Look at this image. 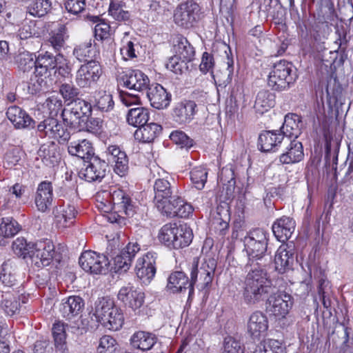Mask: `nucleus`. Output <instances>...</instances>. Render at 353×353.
<instances>
[{"mask_svg":"<svg viewBox=\"0 0 353 353\" xmlns=\"http://www.w3.org/2000/svg\"><path fill=\"white\" fill-rule=\"evenodd\" d=\"M274 288L267 272L261 268H254L248 272L244 281V301L250 305L258 303L272 293Z\"/></svg>","mask_w":353,"mask_h":353,"instance_id":"1","label":"nucleus"},{"mask_svg":"<svg viewBox=\"0 0 353 353\" xmlns=\"http://www.w3.org/2000/svg\"><path fill=\"white\" fill-rule=\"evenodd\" d=\"M158 239L168 248L179 250L188 247L191 243L193 232L187 224L168 223L159 230Z\"/></svg>","mask_w":353,"mask_h":353,"instance_id":"2","label":"nucleus"},{"mask_svg":"<svg viewBox=\"0 0 353 353\" xmlns=\"http://www.w3.org/2000/svg\"><path fill=\"white\" fill-rule=\"evenodd\" d=\"M337 15L332 0H324L320 3L315 16V22L310 31V35L316 41H321L332 32V26L337 25Z\"/></svg>","mask_w":353,"mask_h":353,"instance_id":"3","label":"nucleus"},{"mask_svg":"<svg viewBox=\"0 0 353 353\" xmlns=\"http://www.w3.org/2000/svg\"><path fill=\"white\" fill-rule=\"evenodd\" d=\"M296 79L292 63L285 60L276 63L269 74L268 84L276 91H283L290 88Z\"/></svg>","mask_w":353,"mask_h":353,"instance_id":"4","label":"nucleus"},{"mask_svg":"<svg viewBox=\"0 0 353 353\" xmlns=\"http://www.w3.org/2000/svg\"><path fill=\"white\" fill-rule=\"evenodd\" d=\"M294 304L292 295L285 291L272 292L266 302V310L277 320L286 318Z\"/></svg>","mask_w":353,"mask_h":353,"instance_id":"5","label":"nucleus"},{"mask_svg":"<svg viewBox=\"0 0 353 353\" xmlns=\"http://www.w3.org/2000/svg\"><path fill=\"white\" fill-rule=\"evenodd\" d=\"M243 243L250 261L260 259L267 250L268 234L262 229H254L244 237Z\"/></svg>","mask_w":353,"mask_h":353,"instance_id":"6","label":"nucleus"},{"mask_svg":"<svg viewBox=\"0 0 353 353\" xmlns=\"http://www.w3.org/2000/svg\"><path fill=\"white\" fill-rule=\"evenodd\" d=\"M102 72L99 63L95 60H90L81 65L77 70L75 82L81 88H90L99 81Z\"/></svg>","mask_w":353,"mask_h":353,"instance_id":"7","label":"nucleus"},{"mask_svg":"<svg viewBox=\"0 0 353 353\" xmlns=\"http://www.w3.org/2000/svg\"><path fill=\"white\" fill-rule=\"evenodd\" d=\"M54 245L49 239L32 243L30 259L32 263L40 268L49 265L55 256Z\"/></svg>","mask_w":353,"mask_h":353,"instance_id":"8","label":"nucleus"},{"mask_svg":"<svg viewBox=\"0 0 353 353\" xmlns=\"http://www.w3.org/2000/svg\"><path fill=\"white\" fill-rule=\"evenodd\" d=\"M199 6L188 1L181 3L176 9L174 20L176 24L185 28L192 27L199 18Z\"/></svg>","mask_w":353,"mask_h":353,"instance_id":"9","label":"nucleus"},{"mask_svg":"<svg viewBox=\"0 0 353 353\" xmlns=\"http://www.w3.org/2000/svg\"><path fill=\"white\" fill-rule=\"evenodd\" d=\"M216 267L213 258H203L201 263L194 261L190 273L192 282L194 284L199 280L202 286H208L212 281Z\"/></svg>","mask_w":353,"mask_h":353,"instance_id":"10","label":"nucleus"},{"mask_svg":"<svg viewBox=\"0 0 353 353\" xmlns=\"http://www.w3.org/2000/svg\"><path fill=\"white\" fill-rule=\"evenodd\" d=\"M79 263L81 268L92 274H101L108 264L106 256L93 251H85L79 257Z\"/></svg>","mask_w":353,"mask_h":353,"instance_id":"11","label":"nucleus"},{"mask_svg":"<svg viewBox=\"0 0 353 353\" xmlns=\"http://www.w3.org/2000/svg\"><path fill=\"white\" fill-rule=\"evenodd\" d=\"M107 197L110 198L114 212L117 216L122 215L132 216L134 214V205L128 194L121 189H111L110 192H105Z\"/></svg>","mask_w":353,"mask_h":353,"instance_id":"12","label":"nucleus"},{"mask_svg":"<svg viewBox=\"0 0 353 353\" xmlns=\"http://www.w3.org/2000/svg\"><path fill=\"white\" fill-rule=\"evenodd\" d=\"M156 254L148 252L137 260L135 272L137 277L144 285L149 284L156 274Z\"/></svg>","mask_w":353,"mask_h":353,"instance_id":"13","label":"nucleus"},{"mask_svg":"<svg viewBox=\"0 0 353 353\" xmlns=\"http://www.w3.org/2000/svg\"><path fill=\"white\" fill-rule=\"evenodd\" d=\"M37 129L39 132H43L46 137L57 139L59 143L68 141L70 132L65 128L57 119L50 117L41 122Z\"/></svg>","mask_w":353,"mask_h":353,"instance_id":"14","label":"nucleus"},{"mask_svg":"<svg viewBox=\"0 0 353 353\" xmlns=\"http://www.w3.org/2000/svg\"><path fill=\"white\" fill-rule=\"evenodd\" d=\"M117 298L133 311L137 312L138 310L139 312V309L144 303L145 295L141 290L129 283L121 288Z\"/></svg>","mask_w":353,"mask_h":353,"instance_id":"15","label":"nucleus"},{"mask_svg":"<svg viewBox=\"0 0 353 353\" xmlns=\"http://www.w3.org/2000/svg\"><path fill=\"white\" fill-rule=\"evenodd\" d=\"M294 253V245L292 242L281 245L274 256L276 270L283 274L291 270L295 261Z\"/></svg>","mask_w":353,"mask_h":353,"instance_id":"16","label":"nucleus"},{"mask_svg":"<svg viewBox=\"0 0 353 353\" xmlns=\"http://www.w3.org/2000/svg\"><path fill=\"white\" fill-rule=\"evenodd\" d=\"M85 168L80 172V176L88 182L101 181L105 175L108 164L98 157H92L85 161Z\"/></svg>","mask_w":353,"mask_h":353,"instance_id":"17","label":"nucleus"},{"mask_svg":"<svg viewBox=\"0 0 353 353\" xmlns=\"http://www.w3.org/2000/svg\"><path fill=\"white\" fill-rule=\"evenodd\" d=\"M105 154L107 161L114 164V170L118 175L123 176L128 173V158L125 152L122 150L119 146L108 145L105 150Z\"/></svg>","mask_w":353,"mask_h":353,"instance_id":"18","label":"nucleus"},{"mask_svg":"<svg viewBox=\"0 0 353 353\" xmlns=\"http://www.w3.org/2000/svg\"><path fill=\"white\" fill-rule=\"evenodd\" d=\"M269 327L268 319L265 314L260 311L250 314L247 322V331L253 339L259 340L264 336Z\"/></svg>","mask_w":353,"mask_h":353,"instance_id":"19","label":"nucleus"},{"mask_svg":"<svg viewBox=\"0 0 353 353\" xmlns=\"http://www.w3.org/2000/svg\"><path fill=\"white\" fill-rule=\"evenodd\" d=\"M170 180L173 181L168 173H164V176H162L159 174V176L155 179L153 188L154 202L156 207L163 208V202L171 198L174 188Z\"/></svg>","mask_w":353,"mask_h":353,"instance_id":"20","label":"nucleus"},{"mask_svg":"<svg viewBox=\"0 0 353 353\" xmlns=\"http://www.w3.org/2000/svg\"><path fill=\"white\" fill-rule=\"evenodd\" d=\"M140 250V245L137 242H130L119 254L114 256L109 254L114 261V268L117 271L126 272L129 270L132 259Z\"/></svg>","mask_w":353,"mask_h":353,"instance_id":"21","label":"nucleus"},{"mask_svg":"<svg viewBox=\"0 0 353 353\" xmlns=\"http://www.w3.org/2000/svg\"><path fill=\"white\" fill-rule=\"evenodd\" d=\"M6 117L16 129H30L34 127L35 122L33 119L19 106H9Z\"/></svg>","mask_w":353,"mask_h":353,"instance_id":"22","label":"nucleus"},{"mask_svg":"<svg viewBox=\"0 0 353 353\" xmlns=\"http://www.w3.org/2000/svg\"><path fill=\"white\" fill-rule=\"evenodd\" d=\"M121 79L124 87L138 92L146 90L150 86L149 78L139 70L126 72Z\"/></svg>","mask_w":353,"mask_h":353,"instance_id":"23","label":"nucleus"},{"mask_svg":"<svg viewBox=\"0 0 353 353\" xmlns=\"http://www.w3.org/2000/svg\"><path fill=\"white\" fill-rule=\"evenodd\" d=\"M147 97L150 105L159 110L166 108L171 101V94L159 83L150 85L147 89Z\"/></svg>","mask_w":353,"mask_h":353,"instance_id":"24","label":"nucleus"},{"mask_svg":"<svg viewBox=\"0 0 353 353\" xmlns=\"http://www.w3.org/2000/svg\"><path fill=\"white\" fill-rule=\"evenodd\" d=\"M295 227L296 223L292 218L283 216L273 223L272 230L278 241L285 242L292 236Z\"/></svg>","mask_w":353,"mask_h":353,"instance_id":"25","label":"nucleus"},{"mask_svg":"<svg viewBox=\"0 0 353 353\" xmlns=\"http://www.w3.org/2000/svg\"><path fill=\"white\" fill-rule=\"evenodd\" d=\"M53 201L52 185L49 181H43L37 187L34 203L39 211L45 212L50 209Z\"/></svg>","mask_w":353,"mask_h":353,"instance_id":"26","label":"nucleus"},{"mask_svg":"<svg viewBox=\"0 0 353 353\" xmlns=\"http://www.w3.org/2000/svg\"><path fill=\"white\" fill-rule=\"evenodd\" d=\"M302 126L303 122L300 116L296 114H288L281 128V134L285 139V142H288L291 139L296 140L301 134Z\"/></svg>","mask_w":353,"mask_h":353,"instance_id":"27","label":"nucleus"},{"mask_svg":"<svg viewBox=\"0 0 353 353\" xmlns=\"http://www.w3.org/2000/svg\"><path fill=\"white\" fill-rule=\"evenodd\" d=\"M194 283L189 281L188 277L184 272L176 271L172 273L168 279L167 289L172 293L182 292L189 290V296L194 292Z\"/></svg>","mask_w":353,"mask_h":353,"instance_id":"28","label":"nucleus"},{"mask_svg":"<svg viewBox=\"0 0 353 353\" xmlns=\"http://www.w3.org/2000/svg\"><path fill=\"white\" fill-rule=\"evenodd\" d=\"M288 143L285 152L279 157V162L282 164H293L303 159L304 153L301 142L295 139H290Z\"/></svg>","mask_w":353,"mask_h":353,"instance_id":"29","label":"nucleus"},{"mask_svg":"<svg viewBox=\"0 0 353 353\" xmlns=\"http://www.w3.org/2000/svg\"><path fill=\"white\" fill-rule=\"evenodd\" d=\"M77 213L75 207L69 203L59 204L53 210L55 222L59 228H67L72 225Z\"/></svg>","mask_w":353,"mask_h":353,"instance_id":"30","label":"nucleus"},{"mask_svg":"<svg viewBox=\"0 0 353 353\" xmlns=\"http://www.w3.org/2000/svg\"><path fill=\"white\" fill-rule=\"evenodd\" d=\"M84 307V301L79 296H70L63 299L59 311L63 317L70 319L78 316Z\"/></svg>","mask_w":353,"mask_h":353,"instance_id":"31","label":"nucleus"},{"mask_svg":"<svg viewBox=\"0 0 353 353\" xmlns=\"http://www.w3.org/2000/svg\"><path fill=\"white\" fill-rule=\"evenodd\" d=\"M225 48L224 52L226 54L227 61L225 63V68L223 71L216 70L215 72H212V77L216 83H218L219 85L227 86L232 82L233 73H234V61L232 58H230L227 53V50L230 51L229 46L223 45Z\"/></svg>","mask_w":353,"mask_h":353,"instance_id":"32","label":"nucleus"},{"mask_svg":"<svg viewBox=\"0 0 353 353\" xmlns=\"http://www.w3.org/2000/svg\"><path fill=\"white\" fill-rule=\"evenodd\" d=\"M68 38V28L65 25L59 23L57 27L49 33L47 41L55 52H59L65 48Z\"/></svg>","mask_w":353,"mask_h":353,"instance_id":"33","label":"nucleus"},{"mask_svg":"<svg viewBox=\"0 0 353 353\" xmlns=\"http://www.w3.org/2000/svg\"><path fill=\"white\" fill-rule=\"evenodd\" d=\"M68 153L80 159L89 160L94 157V149L92 143L87 139L73 141L68 143Z\"/></svg>","mask_w":353,"mask_h":353,"instance_id":"34","label":"nucleus"},{"mask_svg":"<svg viewBox=\"0 0 353 353\" xmlns=\"http://www.w3.org/2000/svg\"><path fill=\"white\" fill-rule=\"evenodd\" d=\"M157 338L153 333L138 331L133 334L130 339L132 346L141 351H148L156 344Z\"/></svg>","mask_w":353,"mask_h":353,"instance_id":"35","label":"nucleus"},{"mask_svg":"<svg viewBox=\"0 0 353 353\" xmlns=\"http://www.w3.org/2000/svg\"><path fill=\"white\" fill-rule=\"evenodd\" d=\"M285 139L283 135L276 131H265L259 137V145L263 152L274 151Z\"/></svg>","mask_w":353,"mask_h":353,"instance_id":"36","label":"nucleus"},{"mask_svg":"<svg viewBox=\"0 0 353 353\" xmlns=\"http://www.w3.org/2000/svg\"><path fill=\"white\" fill-rule=\"evenodd\" d=\"M139 43L137 38L124 32L121 41L120 52L124 60H129L137 57Z\"/></svg>","mask_w":353,"mask_h":353,"instance_id":"37","label":"nucleus"},{"mask_svg":"<svg viewBox=\"0 0 353 353\" xmlns=\"http://www.w3.org/2000/svg\"><path fill=\"white\" fill-rule=\"evenodd\" d=\"M56 60L48 52L39 54L36 59L34 73L37 76L46 78L50 75V71L56 68Z\"/></svg>","mask_w":353,"mask_h":353,"instance_id":"38","label":"nucleus"},{"mask_svg":"<svg viewBox=\"0 0 353 353\" xmlns=\"http://www.w3.org/2000/svg\"><path fill=\"white\" fill-rule=\"evenodd\" d=\"M196 103L192 101L178 103L173 110V117L179 123H185L193 119Z\"/></svg>","mask_w":353,"mask_h":353,"instance_id":"39","label":"nucleus"},{"mask_svg":"<svg viewBox=\"0 0 353 353\" xmlns=\"http://www.w3.org/2000/svg\"><path fill=\"white\" fill-rule=\"evenodd\" d=\"M161 130V126L157 123H145L136 130L134 134V138L143 143H150L157 137Z\"/></svg>","mask_w":353,"mask_h":353,"instance_id":"40","label":"nucleus"},{"mask_svg":"<svg viewBox=\"0 0 353 353\" xmlns=\"http://www.w3.org/2000/svg\"><path fill=\"white\" fill-rule=\"evenodd\" d=\"M97 53L96 48L92 45L91 40L75 46L72 52L79 61L85 63L94 60Z\"/></svg>","mask_w":353,"mask_h":353,"instance_id":"41","label":"nucleus"},{"mask_svg":"<svg viewBox=\"0 0 353 353\" xmlns=\"http://www.w3.org/2000/svg\"><path fill=\"white\" fill-rule=\"evenodd\" d=\"M339 143L336 140L325 136V166L336 169Z\"/></svg>","mask_w":353,"mask_h":353,"instance_id":"42","label":"nucleus"},{"mask_svg":"<svg viewBox=\"0 0 353 353\" xmlns=\"http://www.w3.org/2000/svg\"><path fill=\"white\" fill-rule=\"evenodd\" d=\"M174 51L183 61H190L194 56V50L186 38L178 37L174 41Z\"/></svg>","mask_w":353,"mask_h":353,"instance_id":"43","label":"nucleus"},{"mask_svg":"<svg viewBox=\"0 0 353 353\" xmlns=\"http://www.w3.org/2000/svg\"><path fill=\"white\" fill-rule=\"evenodd\" d=\"M17 266L14 261L7 260L0 268V281L6 286H12L17 282Z\"/></svg>","mask_w":353,"mask_h":353,"instance_id":"44","label":"nucleus"},{"mask_svg":"<svg viewBox=\"0 0 353 353\" xmlns=\"http://www.w3.org/2000/svg\"><path fill=\"white\" fill-rule=\"evenodd\" d=\"M68 325L60 321L54 323L52 329L56 349L61 353L67 350L66 345V330Z\"/></svg>","mask_w":353,"mask_h":353,"instance_id":"45","label":"nucleus"},{"mask_svg":"<svg viewBox=\"0 0 353 353\" xmlns=\"http://www.w3.org/2000/svg\"><path fill=\"white\" fill-rule=\"evenodd\" d=\"M275 96L268 90H261L258 92L254 108L259 113L263 114L274 107Z\"/></svg>","mask_w":353,"mask_h":353,"instance_id":"46","label":"nucleus"},{"mask_svg":"<svg viewBox=\"0 0 353 353\" xmlns=\"http://www.w3.org/2000/svg\"><path fill=\"white\" fill-rule=\"evenodd\" d=\"M94 98V107H96L101 112H108L114 109V102L112 95L109 92L103 90L96 91Z\"/></svg>","mask_w":353,"mask_h":353,"instance_id":"47","label":"nucleus"},{"mask_svg":"<svg viewBox=\"0 0 353 353\" xmlns=\"http://www.w3.org/2000/svg\"><path fill=\"white\" fill-rule=\"evenodd\" d=\"M116 307L112 300L102 298L96 303L93 316L96 321L102 325L112 312V309H114Z\"/></svg>","mask_w":353,"mask_h":353,"instance_id":"48","label":"nucleus"},{"mask_svg":"<svg viewBox=\"0 0 353 353\" xmlns=\"http://www.w3.org/2000/svg\"><path fill=\"white\" fill-rule=\"evenodd\" d=\"M61 117L64 124L71 129L80 131L85 126V123L69 105L62 110Z\"/></svg>","mask_w":353,"mask_h":353,"instance_id":"49","label":"nucleus"},{"mask_svg":"<svg viewBox=\"0 0 353 353\" xmlns=\"http://www.w3.org/2000/svg\"><path fill=\"white\" fill-rule=\"evenodd\" d=\"M108 12L109 14L118 21H128L131 17V14L123 1H112Z\"/></svg>","mask_w":353,"mask_h":353,"instance_id":"50","label":"nucleus"},{"mask_svg":"<svg viewBox=\"0 0 353 353\" xmlns=\"http://www.w3.org/2000/svg\"><path fill=\"white\" fill-rule=\"evenodd\" d=\"M148 119V110L142 107L132 108L128 111L127 114L128 123L134 127H140L145 124Z\"/></svg>","mask_w":353,"mask_h":353,"instance_id":"51","label":"nucleus"},{"mask_svg":"<svg viewBox=\"0 0 353 353\" xmlns=\"http://www.w3.org/2000/svg\"><path fill=\"white\" fill-rule=\"evenodd\" d=\"M17 68L23 72H28L33 68H35L36 59L34 54L28 51L20 52L14 58Z\"/></svg>","mask_w":353,"mask_h":353,"instance_id":"52","label":"nucleus"},{"mask_svg":"<svg viewBox=\"0 0 353 353\" xmlns=\"http://www.w3.org/2000/svg\"><path fill=\"white\" fill-rule=\"evenodd\" d=\"M123 321L124 318L121 309L116 307L114 309H112V312H110L102 325L110 330L116 331L122 327Z\"/></svg>","mask_w":353,"mask_h":353,"instance_id":"53","label":"nucleus"},{"mask_svg":"<svg viewBox=\"0 0 353 353\" xmlns=\"http://www.w3.org/2000/svg\"><path fill=\"white\" fill-rule=\"evenodd\" d=\"M68 105L78 114L81 121L86 123L92 114V106L90 103L83 99H77Z\"/></svg>","mask_w":353,"mask_h":353,"instance_id":"54","label":"nucleus"},{"mask_svg":"<svg viewBox=\"0 0 353 353\" xmlns=\"http://www.w3.org/2000/svg\"><path fill=\"white\" fill-rule=\"evenodd\" d=\"M52 8L51 0H32L28 6L31 15L41 17L48 14Z\"/></svg>","mask_w":353,"mask_h":353,"instance_id":"55","label":"nucleus"},{"mask_svg":"<svg viewBox=\"0 0 353 353\" xmlns=\"http://www.w3.org/2000/svg\"><path fill=\"white\" fill-rule=\"evenodd\" d=\"M253 353H284V349L279 341L268 339L256 345Z\"/></svg>","mask_w":353,"mask_h":353,"instance_id":"56","label":"nucleus"},{"mask_svg":"<svg viewBox=\"0 0 353 353\" xmlns=\"http://www.w3.org/2000/svg\"><path fill=\"white\" fill-rule=\"evenodd\" d=\"M20 230L17 221L12 217H3L0 221V234L5 237H12Z\"/></svg>","mask_w":353,"mask_h":353,"instance_id":"57","label":"nucleus"},{"mask_svg":"<svg viewBox=\"0 0 353 353\" xmlns=\"http://www.w3.org/2000/svg\"><path fill=\"white\" fill-rule=\"evenodd\" d=\"M190 179L195 188L198 190H202L207 181L208 171L205 168L196 166L190 171Z\"/></svg>","mask_w":353,"mask_h":353,"instance_id":"58","label":"nucleus"},{"mask_svg":"<svg viewBox=\"0 0 353 353\" xmlns=\"http://www.w3.org/2000/svg\"><path fill=\"white\" fill-rule=\"evenodd\" d=\"M342 87L336 77H330L325 88V94L328 102L332 103V100H338L342 93Z\"/></svg>","mask_w":353,"mask_h":353,"instance_id":"59","label":"nucleus"},{"mask_svg":"<svg viewBox=\"0 0 353 353\" xmlns=\"http://www.w3.org/2000/svg\"><path fill=\"white\" fill-rule=\"evenodd\" d=\"M12 250L18 256L24 259L28 255L30 257L32 243H27L23 237H19L13 241Z\"/></svg>","mask_w":353,"mask_h":353,"instance_id":"60","label":"nucleus"},{"mask_svg":"<svg viewBox=\"0 0 353 353\" xmlns=\"http://www.w3.org/2000/svg\"><path fill=\"white\" fill-rule=\"evenodd\" d=\"M1 308L9 316L14 315L19 309V303L16 298L9 293L2 294Z\"/></svg>","mask_w":353,"mask_h":353,"instance_id":"61","label":"nucleus"},{"mask_svg":"<svg viewBox=\"0 0 353 353\" xmlns=\"http://www.w3.org/2000/svg\"><path fill=\"white\" fill-rule=\"evenodd\" d=\"M38 155L47 166H53L59 160V155L50 146L47 145H42L40 148Z\"/></svg>","mask_w":353,"mask_h":353,"instance_id":"62","label":"nucleus"},{"mask_svg":"<svg viewBox=\"0 0 353 353\" xmlns=\"http://www.w3.org/2000/svg\"><path fill=\"white\" fill-rule=\"evenodd\" d=\"M221 353H244V347L240 341L228 336L224 339Z\"/></svg>","mask_w":353,"mask_h":353,"instance_id":"63","label":"nucleus"},{"mask_svg":"<svg viewBox=\"0 0 353 353\" xmlns=\"http://www.w3.org/2000/svg\"><path fill=\"white\" fill-rule=\"evenodd\" d=\"M117 341L109 335L102 336L97 347L98 353H113L116 350Z\"/></svg>","mask_w":353,"mask_h":353,"instance_id":"64","label":"nucleus"}]
</instances>
